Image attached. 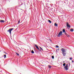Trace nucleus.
<instances>
[{"instance_id":"obj_1","label":"nucleus","mask_w":74,"mask_h":74,"mask_svg":"<svg viewBox=\"0 0 74 74\" xmlns=\"http://www.w3.org/2000/svg\"><path fill=\"white\" fill-rule=\"evenodd\" d=\"M61 51L62 52V53H64L65 52H66V49H64L62 48L61 49Z\"/></svg>"},{"instance_id":"obj_2","label":"nucleus","mask_w":74,"mask_h":74,"mask_svg":"<svg viewBox=\"0 0 74 74\" xmlns=\"http://www.w3.org/2000/svg\"><path fill=\"white\" fill-rule=\"evenodd\" d=\"M68 64L66 65V66L64 67V69L66 70H68Z\"/></svg>"},{"instance_id":"obj_3","label":"nucleus","mask_w":74,"mask_h":74,"mask_svg":"<svg viewBox=\"0 0 74 74\" xmlns=\"http://www.w3.org/2000/svg\"><path fill=\"white\" fill-rule=\"evenodd\" d=\"M13 30V28L10 29L9 30H8V32H9L10 34H11V31Z\"/></svg>"},{"instance_id":"obj_4","label":"nucleus","mask_w":74,"mask_h":74,"mask_svg":"<svg viewBox=\"0 0 74 74\" xmlns=\"http://www.w3.org/2000/svg\"><path fill=\"white\" fill-rule=\"evenodd\" d=\"M62 35V32L61 31L60 32L59 34L58 35V37H60V36H60V35Z\"/></svg>"},{"instance_id":"obj_5","label":"nucleus","mask_w":74,"mask_h":74,"mask_svg":"<svg viewBox=\"0 0 74 74\" xmlns=\"http://www.w3.org/2000/svg\"><path fill=\"white\" fill-rule=\"evenodd\" d=\"M66 26L68 27H69V28L70 27V25L67 22L66 23Z\"/></svg>"},{"instance_id":"obj_6","label":"nucleus","mask_w":74,"mask_h":74,"mask_svg":"<svg viewBox=\"0 0 74 74\" xmlns=\"http://www.w3.org/2000/svg\"><path fill=\"white\" fill-rule=\"evenodd\" d=\"M0 22H1V23H4V21L3 20H1Z\"/></svg>"},{"instance_id":"obj_7","label":"nucleus","mask_w":74,"mask_h":74,"mask_svg":"<svg viewBox=\"0 0 74 74\" xmlns=\"http://www.w3.org/2000/svg\"><path fill=\"white\" fill-rule=\"evenodd\" d=\"M62 53L63 56H66V53Z\"/></svg>"},{"instance_id":"obj_8","label":"nucleus","mask_w":74,"mask_h":74,"mask_svg":"<svg viewBox=\"0 0 74 74\" xmlns=\"http://www.w3.org/2000/svg\"><path fill=\"white\" fill-rule=\"evenodd\" d=\"M35 46L38 49H39V48H38V47L37 45H35Z\"/></svg>"},{"instance_id":"obj_9","label":"nucleus","mask_w":74,"mask_h":74,"mask_svg":"<svg viewBox=\"0 0 74 74\" xmlns=\"http://www.w3.org/2000/svg\"><path fill=\"white\" fill-rule=\"evenodd\" d=\"M48 21V22H49V23H52V21H51L50 20H49Z\"/></svg>"},{"instance_id":"obj_10","label":"nucleus","mask_w":74,"mask_h":74,"mask_svg":"<svg viewBox=\"0 0 74 74\" xmlns=\"http://www.w3.org/2000/svg\"><path fill=\"white\" fill-rule=\"evenodd\" d=\"M73 30H74L73 29H70V31H71V32H73Z\"/></svg>"},{"instance_id":"obj_11","label":"nucleus","mask_w":74,"mask_h":74,"mask_svg":"<svg viewBox=\"0 0 74 74\" xmlns=\"http://www.w3.org/2000/svg\"><path fill=\"white\" fill-rule=\"evenodd\" d=\"M31 52L32 53H34V51H33V50H32Z\"/></svg>"},{"instance_id":"obj_12","label":"nucleus","mask_w":74,"mask_h":74,"mask_svg":"<svg viewBox=\"0 0 74 74\" xmlns=\"http://www.w3.org/2000/svg\"><path fill=\"white\" fill-rule=\"evenodd\" d=\"M55 26H58V24H56V23H55Z\"/></svg>"},{"instance_id":"obj_13","label":"nucleus","mask_w":74,"mask_h":74,"mask_svg":"<svg viewBox=\"0 0 74 74\" xmlns=\"http://www.w3.org/2000/svg\"><path fill=\"white\" fill-rule=\"evenodd\" d=\"M62 31H63V32H65V29H63L62 30Z\"/></svg>"},{"instance_id":"obj_14","label":"nucleus","mask_w":74,"mask_h":74,"mask_svg":"<svg viewBox=\"0 0 74 74\" xmlns=\"http://www.w3.org/2000/svg\"><path fill=\"white\" fill-rule=\"evenodd\" d=\"M63 66H66V63H64L63 64Z\"/></svg>"},{"instance_id":"obj_15","label":"nucleus","mask_w":74,"mask_h":74,"mask_svg":"<svg viewBox=\"0 0 74 74\" xmlns=\"http://www.w3.org/2000/svg\"><path fill=\"white\" fill-rule=\"evenodd\" d=\"M48 67H49V68H51V65H48Z\"/></svg>"},{"instance_id":"obj_16","label":"nucleus","mask_w":74,"mask_h":74,"mask_svg":"<svg viewBox=\"0 0 74 74\" xmlns=\"http://www.w3.org/2000/svg\"><path fill=\"white\" fill-rule=\"evenodd\" d=\"M4 58H6V55H4Z\"/></svg>"},{"instance_id":"obj_17","label":"nucleus","mask_w":74,"mask_h":74,"mask_svg":"<svg viewBox=\"0 0 74 74\" xmlns=\"http://www.w3.org/2000/svg\"><path fill=\"white\" fill-rule=\"evenodd\" d=\"M64 33V34H65V35H66V36H67V34H66V32H65Z\"/></svg>"},{"instance_id":"obj_18","label":"nucleus","mask_w":74,"mask_h":74,"mask_svg":"<svg viewBox=\"0 0 74 74\" xmlns=\"http://www.w3.org/2000/svg\"><path fill=\"white\" fill-rule=\"evenodd\" d=\"M66 36L68 38H69V37H70V36H69V35L68 34H67Z\"/></svg>"},{"instance_id":"obj_19","label":"nucleus","mask_w":74,"mask_h":74,"mask_svg":"<svg viewBox=\"0 0 74 74\" xmlns=\"http://www.w3.org/2000/svg\"><path fill=\"white\" fill-rule=\"evenodd\" d=\"M52 59H54V56H52Z\"/></svg>"},{"instance_id":"obj_20","label":"nucleus","mask_w":74,"mask_h":74,"mask_svg":"<svg viewBox=\"0 0 74 74\" xmlns=\"http://www.w3.org/2000/svg\"><path fill=\"white\" fill-rule=\"evenodd\" d=\"M16 54L18 56H19V53H17L16 52Z\"/></svg>"},{"instance_id":"obj_21","label":"nucleus","mask_w":74,"mask_h":74,"mask_svg":"<svg viewBox=\"0 0 74 74\" xmlns=\"http://www.w3.org/2000/svg\"><path fill=\"white\" fill-rule=\"evenodd\" d=\"M40 49H41V50H43V49H42V48H41V47H40Z\"/></svg>"},{"instance_id":"obj_22","label":"nucleus","mask_w":74,"mask_h":74,"mask_svg":"<svg viewBox=\"0 0 74 74\" xmlns=\"http://www.w3.org/2000/svg\"><path fill=\"white\" fill-rule=\"evenodd\" d=\"M56 47L57 48H59V46L58 45H56Z\"/></svg>"},{"instance_id":"obj_23","label":"nucleus","mask_w":74,"mask_h":74,"mask_svg":"<svg viewBox=\"0 0 74 74\" xmlns=\"http://www.w3.org/2000/svg\"><path fill=\"white\" fill-rule=\"evenodd\" d=\"M70 60H72V58H70Z\"/></svg>"},{"instance_id":"obj_24","label":"nucleus","mask_w":74,"mask_h":74,"mask_svg":"<svg viewBox=\"0 0 74 74\" xmlns=\"http://www.w3.org/2000/svg\"><path fill=\"white\" fill-rule=\"evenodd\" d=\"M72 62L73 63H74V61L73 60H72Z\"/></svg>"},{"instance_id":"obj_25","label":"nucleus","mask_w":74,"mask_h":74,"mask_svg":"<svg viewBox=\"0 0 74 74\" xmlns=\"http://www.w3.org/2000/svg\"><path fill=\"white\" fill-rule=\"evenodd\" d=\"M20 22V21H18V23H19Z\"/></svg>"},{"instance_id":"obj_26","label":"nucleus","mask_w":74,"mask_h":74,"mask_svg":"<svg viewBox=\"0 0 74 74\" xmlns=\"http://www.w3.org/2000/svg\"><path fill=\"white\" fill-rule=\"evenodd\" d=\"M57 50H58V51H59V49H57Z\"/></svg>"},{"instance_id":"obj_27","label":"nucleus","mask_w":74,"mask_h":74,"mask_svg":"<svg viewBox=\"0 0 74 74\" xmlns=\"http://www.w3.org/2000/svg\"><path fill=\"white\" fill-rule=\"evenodd\" d=\"M65 62H64V61L63 62V63H64Z\"/></svg>"}]
</instances>
